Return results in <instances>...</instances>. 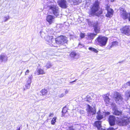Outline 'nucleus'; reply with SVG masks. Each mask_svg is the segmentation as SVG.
Here are the masks:
<instances>
[{"label":"nucleus","instance_id":"1","mask_svg":"<svg viewBox=\"0 0 130 130\" xmlns=\"http://www.w3.org/2000/svg\"><path fill=\"white\" fill-rule=\"evenodd\" d=\"M46 6L48 9L51 11L57 17L59 15V11L58 7L54 2L48 1L47 2L45 6Z\"/></svg>","mask_w":130,"mask_h":130},{"label":"nucleus","instance_id":"2","mask_svg":"<svg viewBox=\"0 0 130 130\" xmlns=\"http://www.w3.org/2000/svg\"><path fill=\"white\" fill-rule=\"evenodd\" d=\"M99 3L98 2H96L94 3L91 10L89 11V13L92 15H96L99 16L103 12L101 10H99Z\"/></svg>","mask_w":130,"mask_h":130},{"label":"nucleus","instance_id":"3","mask_svg":"<svg viewBox=\"0 0 130 130\" xmlns=\"http://www.w3.org/2000/svg\"><path fill=\"white\" fill-rule=\"evenodd\" d=\"M53 34H48L45 37V40L51 46H57L56 45V39L53 38Z\"/></svg>","mask_w":130,"mask_h":130},{"label":"nucleus","instance_id":"4","mask_svg":"<svg viewBox=\"0 0 130 130\" xmlns=\"http://www.w3.org/2000/svg\"><path fill=\"white\" fill-rule=\"evenodd\" d=\"M108 38L106 37L99 35L95 40L98 42V43L101 46H105L106 44Z\"/></svg>","mask_w":130,"mask_h":130},{"label":"nucleus","instance_id":"5","mask_svg":"<svg viewBox=\"0 0 130 130\" xmlns=\"http://www.w3.org/2000/svg\"><path fill=\"white\" fill-rule=\"evenodd\" d=\"M56 44L58 45H64L65 44H67L68 42L67 38L65 36H61L56 38Z\"/></svg>","mask_w":130,"mask_h":130},{"label":"nucleus","instance_id":"6","mask_svg":"<svg viewBox=\"0 0 130 130\" xmlns=\"http://www.w3.org/2000/svg\"><path fill=\"white\" fill-rule=\"evenodd\" d=\"M88 25L90 26L93 27L95 32L96 33H98L100 31V27L97 22H93L88 19L87 20Z\"/></svg>","mask_w":130,"mask_h":130},{"label":"nucleus","instance_id":"7","mask_svg":"<svg viewBox=\"0 0 130 130\" xmlns=\"http://www.w3.org/2000/svg\"><path fill=\"white\" fill-rule=\"evenodd\" d=\"M120 10L121 17L124 20L128 19L130 21V13H127L125 9L122 8H120Z\"/></svg>","mask_w":130,"mask_h":130},{"label":"nucleus","instance_id":"8","mask_svg":"<svg viewBox=\"0 0 130 130\" xmlns=\"http://www.w3.org/2000/svg\"><path fill=\"white\" fill-rule=\"evenodd\" d=\"M87 107L86 110L88 114L90 115H95L96 112L95 107H92L89 104H87Z\"/></svg>","mask_w":130,"mask_h":130},{"label":"nucleus","instance_id":"9","mask_svg":"<svg viewBox=\"0 0 130 130\" xmlns=\"http://www.w3.org/2000/svg\"><path fill=\"white\" fill-rule=\"evenodd\" d=\"M122 32L125 35H130V26L126 25L124 26L123 28Z\"/></svg>","mask_w":130,"mask_h":130},{"label":"nucleus","instance_id":"10","mask_svg":"<svg viewBox=\"0 0 130 130\" xmlns=\"http://www.w3.org/2000/svg\"><path fill=\"white\" fill-rule=\"evenodd\" d=\"M108 121L110 125L113 126L115 124L116 118L115 117L112 115H110L109 116Z\"/></svg>","mask_w":130,"mask_h":130},{"label":"nucleus","instance_id":"11","mask_svg":"<svg viewBox=\"0 0 130 130\" xmlns=\"http://www.w3.org/2000/svg\"><path fill=\"white\" fill-rule=\"evenodd\" d=\"M112 106H115V103H112L111 104ZM113 112V114L116 116H121L122 114V112L121 111H119L116 108V107L115 106L112 109Z\"/></svg>","mask_w":130,"mask_h":130},{"label":"nucleus","instance_id":"12","mask_svg":"<svg viewBox=\"0 0 130 130\" xmlns=\"http://www.w3.org/2000/svg\"><path fill=\"white\" fill-rule=\"evenodd\" d=\"M58 3L59 6L61 8H65L67 7V3L66 0H60Z\"/></svg>","mask_w":130,"mask_h":130},{"label":"nucleus","instance_id":"13","mask_svg":"<svg viewBox=\"0 0 130 130\" xmlns=\"http://www.w3.org/2000/svg\"><path fill=\"white\" fill-rule=\"evenodd\" d=\"M55 19V17L50 15H48L46 17V20L49 23L51 24L53 22Z\"/></svg>","mask_w":130,"mask_h":130},{"label":"nucleus","instance_id":"14","mask_svg":"<svg viewBox=\"0 0 130 130\" xmlns=\"http://www.w3.org/2000/svg\"><path fill=\"white\" fill-rule=\"evenodd\" d=\"M106 10L107 12V14L106 15V17H112L113 12V10L109 7H107L106 8Z\"/></svg>","mask_w":130,"mask_h":130},{"label":"nucleus","instance_id":"15","mask_svg":"<svg viewBox=\"0 0 130 130\" xmlns=\"http://www.w3.org/2000/svg\"><path fill=\"white\" fill-rule=\"evenodd\" d=\"M102 121H96L94 123L93 126L97 127L98 129L100 130L102 127Z\"/></svg>","mask_w":130,"mask_h":130},{"label":"nucleus","instance_id":"16","mask_svg":"<svg viewBox=\"0 0 130 130\" xmlns=\"http://www.w3.org/2000/svg\"><path fill=\"white\" fill-rule=\"evenodd\" d=\"M8 57L6 55L1 54L0 55V63L2 61H6Z\"/></svg>","mask_w":130,"mask_h":130},{"label":"nucleus","instance_id":"17","mask_svg":"<svg viewBox=\"0 0 130 130\" xmlns=\"http://www.w3.org/2000/svg\"><path fill=\"white\" fill-rule=\"evenodd\" d=\"M126 122V120L123 118H120L117 121V123L120 126H123L124 125V123Z\"/></svg>","mask_w":130,"mask_h":130},{"label":"nucleus","instance_id":"18","mask_svg":"<svg viewBox=\"0 0 130 130\" xmlns=\"http://www.w3.org/2000/svg\"><path fill=\"white\" fill-rule=\"evenodd\" d=\"M96 35V34L92 33H89L87 35L88 39L92 40L95 37Z\"/></svg>","mask_w":130,"mask_h":130},{"label":"nucleus","instance_id":"19","mask_svg":"<svg viewBox=\"0 0 130 130\" xmlns=\"http://www.w3.org/2000/svg\"><path fill=\"white\" fill-rule=\"evenodd\" d=\"M97 115L96 116V118L97 120H100L103 118V115L101 114L100 110L98 111L97 112Z\"/></svg>","mask_w":130,"mask_h":130},{"label":"nucleus","instance_id":"20","mask_svg":"<svg viewBox=\"0 0 130 130\" xmlns=\"http://www.w3.org/2000/svg\"><path fill=\"white\" fill-rule=\"evenodd\" d=\"M70 56L74 58L77 59L79 58V55L75 52H71L70 55Z\"/></svg>","mask_w":130,"mask_h":130},{"label":"nucleus","instance_id":"21","mask_svg":"<svg viewBox=\"0 0 130 130\" xmlns=\"http://www.w3.org/2000/svg\"><path fill=\"white\" fill-rule=\"evenodd\" d=\"M31 77H29L27 81V83L25 85L26 89H28L29 88L31 83Z\"/></svg>","mask_w":130,"mask_h":130},{"label":"nucleus","instance_id":"22","mask_svg":"<svg viewBox=\"0 0 130 130\" xmlns=\"http://www.w3.org/2000/svg\"><path fill=\"white\" fill-rule=\"evenodd\" d=\"M115 98L116 99V101H119V100H122L123 99L122 98L121 94L118 92L116 93V96Z\"/></svg>","mask_w":130,"mask_h":130},{"label":"nucleus","instance_id":"23","mask_svg":"<svg viewBox=\"0 0 130 130\" xmlns=\"http://www.w3.org/2000/svg\"><path fill=\"white\" fill-rule=\"evenodd\" d=\"M41 95L42 96L46 95L48 93V91L45 88L42 89L40 91Z\"/></svg>","mask_w":130,"mask_h":130},{"label":"nucleus","instance_id":"24","mask_svg":"<svg viewBox=\"0 0 130 130\" xmlns=\"http://www.w3.org/2000/svg\"><path fill=\"white\" fill-rule=\"evenodd\" d=\"M110 99L108 96H107L106 94L104 96V101L106 104H108L110 103Z\"/></svg>","mask_w":130,"mask_h":130},{"label":"nucleus","instance_id":"25","mask_svg":"<svg viewBox=\"0 0 130 130\" xmlns=\"http://www.w3.org/2000/svg\"><path fill=\"white\" fill-rule=\"evenodd\" d=\"M68 109L67 108L66 106L63 107L62 111V117L65 116L66 113L67 112Z\"/></svg>","mask_w":130,"mask_h":130},{"label":"nucleus","instance_id":"26","mask_svg":"<svg viewBox=\"0 0 130 130\" xmlns=\"http://www.w3.org/2000/svg\"><path fill=\"white\" fill-rule=\"evenodd\" d=\"M78 47L79 48H81L84 47L86 50L87 49L86 47L83 44H82L80 42L79 43Z\"/></svg>","mask_w":130,"mask_h":130},{"label":"nucleus","instance_id":"27","mask_svg":"<svg viewBox=\"0 0 130 130\" xmlns=\"http://www.w3.org/2000/svg\"><path fill=\"white\" fill-rule=\"evenodd\" d=\"M118 42L116 41L113 42L112 43V44L110 46V47L111 48L112 47L117 46L118 45Z\"/></svg>","mask_w":130,"mask_h":130},{"label":"nucleus","instance_id":"28","mask_svg":"<svg viewBox=\"0 0 130 130\" xmlns=\"http://www.w3.org/2000/svg\"><path fill=\"white\" fill-rule=\"evenodd\" d=\"M89 49L90 50L93 52L95 53H97L98 52L96 49H95L94 48L92 47H89Z\"/></svg>","mask_w":130,"mask_h":130},{"label":"nucleus","instance_id":"29","mask_svg":"<svg viewBox=\"0 0 130 130\" xmlns=\"http://www.w3.org/2000/svg\"><path fill=\"white\" fill-rule=\"evenodd\" d=\"M56 118L54 117L53 118L51 121V124L52 125H54L56 121Z\"/></svg>","mask_w":130,"mask_h":130},{"label":"nucleus","instance_id":"30","mask_svg":"<svg viewBox=\"0 0 130 130\" xmlns=\"http://www.w3.org/2000/svg\"><path fill=\"white\" fill-rule=\"evenodd\" d=\"M52 66L51 63L50 62H48L47 63L45 67L48 69L51 68Z\"/></svg>","mask_w":130,"mask_h":130},{"label":"nucleus","instance_id":"31","mask_svg":"<svg viewBox=\"0 0 130 130\" xmlns=\"http://www.w3.org/2000/svg\"><path fill=\"white\" fill-rule=\"evenodd\" d=\"M67 130H74L73 125H70L67 127Z\"/></svg>","mask_w":130,"mask_h":130},{"label":"nucleus","instance_id":"32","mask_svg":"<svg viewBox=\"0 0 130 130\" xmlns=\"http://www.w3.org/2000/svg\"><path fill=\"white\" fill-rule=\"evenodd\" d=\"M9 19V16H5L3 18V19L4 22H6Z\"/></svg>","mask_w":130,"mask_h":130},{"label":"nucleus","instance_id":"33","mask_svg":"<svg viewBox=\"0 0 130 130\" xmlns=\"http://www.w3.org/2000/svg\"><path fill=\"white\" fill-rule=\"evenodd\" d=\"M85 36V34L81 33L80 35V36L81 38H84Z\"/></svg>","mask_w":130,"mask_h":130},{"label":"nucleus","instance_id":"34","mask_svg":"<svg viewBox=\"0 0 130 130\" xmlns=\"http://www.w3.org/2000/svg\"><path fill=\"white\" fill-rule=\"evenodd\" d=\"M38 73H43V71L41 69H39L38 70Z\"/></svg>","mask_w":130,"mask_h":130},{"label":"nucleus","instance_id":"35","mask_svg":"<svg viewBox=\"0 0 130 130\" xmlns=\"http://www.w3.org/2000/svg\"><path fill=\"white\" fill-rule=\"evenodd\" d=\"M90 99L91 100V98L90 96H88V97L87 96V100H86V101L89 102Z\"/></svg>","mask_w":130,"mask_h":130},{"label":"nucleus","instance_id":"36","mask_svg":"<svg viewBox=\"0 0 130 130\" xmlns=\"http://www.w3.org/2000/svg\"><path fill=\"white\" fill-rule=\"evenodd\" d=\"M73 2L75 3L74 4H77L79 3L77 0L76 1V0H73Z\"/></svg>","mask_w":130,"mask_h":130},{"label":"nucleus","instance_id":"37","mask_svg":"<svg viewBox=\"0 0 130 130\" xmlns=\"http://www.w3.org/2000/svg\"><path fill=\"white\" fill-rule=\"evenodd\" d=\"M115 129L112 127H109L107 129V130H115Z\"/></svg>","mask_w":130,"mask_h":130},{"label":"nucleus","instance_id":"38","mask_svg":"<svg viewBox=\"0 0 130 130\" xmlns=\"http://www.w3.org/2000/svg\"><path fill=\"white\" fill-rule=\"evenodd\" d=\"M127 94V96L128 97H130V92H128L127 93H126Z\"/></svg>","mask_w":130,"mask_h":130},{"label":"nucleus","instance_id":"39","mask_svg":"<svg viewBox=\"0 0 130 130\" xmlns=\"http://www.w3.org/2000/svg\"><path fill=\"white\" fill-rule=\"evenodd\" d=\"M110 114V113L109 112L107 111L105 112V114L106 116H107L109 115Z\"/></svg>","mask_w":130,"mask_h":130},{"label":"nucleus","instance_id":"40","mask_svg":"<svg viewBox=\"0 0 130 130\" xmlns=\"http://www.w3.org/2000/svg\"><path fill=\"white\" fill-rule=\"evenodd\" d=\"M126 84L128 86H130V82H128L126 83Z\"/></svg>","mask_w":130,"mask_h":130},{"label":"nucleus","instance_id":"41","mask_svg":"<svg viewBox=\"0 0 130 130\" xmlns=\"http://www.w3.org/2000/svg\"><path fill=\"white\" fill-rule=\"evenodd\" d=\"M54 115L53 113H50L49 115V117H52Z\"/></svg>","mask_w":130,"mask_h":130},{"label":"nucleus","instance_id":"42","mask_svg":"<svg viewBox=\"0 0 130 130\" xmlns=\"http://www.w3.org/2000/svg\"><path fill=\"white\" fill-rule=\"evenodd\" d=\"M29 72V70H27L26 72V73H28Z\"/></svg>","mask_w":130,"mask_h":130},{"label":"nucleus","instance_id":"43","mask_svg":"<svg viewBox=\"0 0 130 130\" xmlns=\"http://www.w3.org/2000/svg\"><path fill=\"white\" fill-rule=\"evenodd\" d=\"M128 130H130V125L129 126V127L128 128Z\"/></svg>","mask_w":130,"mask_h":130},{"label":"nucleus","instance_id":"44","mask_svg":"<svg viewBox=\"0 0 130 130\" xmlns=\"http://www.w3.org/2000/svg\"><path fill=\"white\" fill-rule=\"evenodd\" d=\"M16 130H20V127L18 128Z\"/></svg>","mask_w":130,"mask_h":130},{"label":"nucleus","instance_id":"45","mask_svg":"<svg viewBox=\"0 0 130 130\" xmlns=\"http://www.w3.org/2000/svg\"><path fill=\"white\" fill-rule=\"evenodd\" d=\"M100 130H106L105 129H103L102 128H101V129Z\"/></svg>","mask_w":130,"mask_h":130},{"label":"nucleus","instance_id":"46","mask_svg":"<svg viewBox=\"0 0 130 130\" xmlns=\"http://www.w3.org/2000/svg\"><path fill=\"white\" fill-rule=\"evenodd\" d=\"M114 0H110L111 2H113Z\"/></svg>","mask_w":130,"mask_h":130},{"label":"nucleus","instance_id":"47","mask_svg":"<svg viewBox=\"0 0 130 130\" xmlns=\"http://www.w3.org/2000/svg\"><path fill=\"white\" fill-rule=\"evenodd\" d=\"M76 80H75L74 81H73L72 82H71V83H72V82H74Z\"/></svg>","mask_w":130,"mask_h":130}]
</instances>
